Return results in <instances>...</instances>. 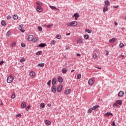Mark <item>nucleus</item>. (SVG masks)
<instances>
[{"label": "nucleus", "mask_w": 126, "mask_h": 126, "mask_svg": "<svg viewBox=\"0 0 126 126\" xmlns=\"http://www.w3.org/2000/svg\"><path fill=\"white\" fill-rule=\"evenodd\" d=\"M42 2L40 1L36 2V11L37 12H42L43 11V8H42Z\"/></svg>", "instance_id": "f257e3e1"}, {"label": "nucleus", "mask_w": 126, "mask_h": 126, "mask_svg": "<svg viewBox=\"0 0 126 126\" xmlns=\"http://www.w3.org/2000/svg\"><path fill=\"white\" fill-rule=\"evenodd\" d=\"M76 25H77V22L76 21L70 22L66 24V26H67V27H73L74 26H76Z\"/></svg>", "instance_id": "f03ea898"}, {"label": "nucleus", "mask_w": 126, "mask_h": 126, "mask_svg": "<svg viewBox=\"0 0 126 126\" xmlns=\"http://www.w3.org/2000/svg\"><path fill=\"white\" fill-rule=\"evenodd\" d=\"M13 81V77L11 76H9L7 78V83H11Z\"/></svg>", "instance_id": "7ed1b4c3"}, {"label": "nucleus", "mask_w": 126, "mask_h": 126, "mask_svg": "<svg viewBox=\"0 0 126 126\" xmlns=\"http://www.w3.org/2000/svg\"><path fill=\"white\" fill-rule=\"evenodd\" d=\"M19 30H20L22 33H24L25 30H24V25L22 24L20 25L19 27Z\"/></svg>", "instance_id": "20e7f679"}, {"label": "nucleus", "mask_w": 126, "mask_h": 126, "mask_svg": "<svg viewBox=\"0 0 126 126\" xmlns=\"http://www.w3.org/2000/svg\"><path fill=\"white\" fill-rule=\"evenodd\" d=\"M95 82V80L94 78H92L89 80L88 83L89 85H93V84H94V82Z\"/></svg>", "instance_id": "39448f33"}, {"label": "nucleus", "mask_w": 126, "mask_h": 126, "mask_svg": "<svg viewBox=\"0 0 126 126\" xmlns=\"http://www.w3.org/2000/svg\"><path fill=\"white\" fill-rule=\"evenodd\" d=\"M33 39H34V36L33 35H29L28 37V40L30 41L31 42L32 41H33Z\"/></svg>", "instance_id": "423d86ee"}, {"label": "nucleus", "mask_w": 126, "mask_h": 126, "mask_svg": "<svg viewBox=\"0 0 126 126\" xmlns=\"http://www.w3.org/2000/svg\"><path fill=\"white\" fill-rule=\"evenodd\" d=\"M21 108H22V109H24L25 108H26V102H22L21 104Z\"/></svg>", "instance_id": "0eeeda50"}, {"label": "nucleus", "mask_w": 126, "mask_h": 126, "mask_svg": "<svg viewBox=\"0 0 126 126\" xmlns=\"http://www.w3.org/2000/svg\"><path fill=\"white\" fill-rule=\"evenodd\" d=\"M109 10V6H104L103 12L105 13L106 11H108Z\"/></svg>", "instance_id": "6e6552de"}, {"label": "nucleus", "mask_w": 126, "mask_h": 126, "mask_svg": "<svg viewBox=\"0 0 126 126\" xmlns=\"http://www.w3.org/2000/svg\"><path fill=\"white\" fill-rule=\"evenodd\" d=\"M63 90V85H60L57 88L58 92H61Z\"/></svg>", "instance_id": "1a4fd4ad"}, {"label": "nucleus", "mask_w": 126, "mask_h": 126, "mask_svg": "<svg viewBox=\"0 0 126 126\" xmlns=\"http://www.w3.org/2000/svg\"><path fill=\"white\" fill-rule=\"evenodd\" d=\"M52 92L53 93H56V91H57V89L56 88V86H53L52 87Z\"/></svg>", "instance_id": "9d476101"}, {"label": "nucleus", "mask_w": 126, "mask_h": 126, "mask_svg": "<svg viewBox=\"0 0 126 126\" xmlns=\"http://www.w3.org/2000/svg\"><path fill=\"white\" fill-rule=\"evenodd\" d=\"M124 94H125V93H124V92L120 91L118 93V96H119V97H123V96H124Z\"/></svg>", "instance_id": "9b49d317"}, {"label": "nucleus", "mask_w": 126, "mask_h": 126, "mask_svg": "<svg viewBox=\"0 0 126 126\" xmlns=\"http://www.w3.org/2000/svg\"><path fill=\"white\" fill-rule=\"evenodd\" d=\"M71 92V89H69L65 91V94L66 95H69V94H70V93Z\"/></svg>", "instance_id": "f8f14e48"}, {"label": "nucleus", "mask_w": 126, "mask_h": 126, "mask_svg": "<svg viewBox=\"0 0 126 126\" xmlns=\"http://www.w3.org/2000/svg\"><path fill=\"white\" fill-rule=\"evenodd\" d=\"M56 83H57V79H56V78H54L52 79V85L53 86L56 85Z\"/></svg>", "instance_id": "ddd939ff"}, {"label": "nucleus", "mask_w": 126, "mask_h": 126, "mask_svg": "<svg viewBox=\"0 0 126 126\" xmlns=\"http://www.w3.org/2000/svg\"><path fill=\"white\" fill-rule=\"evenodd\" d=\"M62 73L65 74L67 72V69L65 68H63L62 70Z\"/></svg>", "instance_id": "4468645a"}, {"label": "nucleus", "mask_w": 126, "mask_h": 126, "mask_svg": "<svg viewBox=\"0 0 126 126\" xmlns=\"http://www.w3.org/2000/svg\"><path fill=\"white\" fill-rule=\"evenodd\" d=\"M104 116L106 117H109V116H113V113L111 112H107L104 114Z\"/></svg>", "instance_id": "2eb2a0df"}, {"label": "nucleus", "mask_w": 126, "mask_h": 126, "mask_svg": "<svg viewBox=\"0 0 126 126\" xmlns=\"http://www.w3.org/2000/svg\"><path fill=\"white\" fill-rule=\"evenodd\" d=\"M58 80L60 82V83H62V82H63V78H62V77L61 76L58 77Z\"/></svg>", "instance_id": "dca6fc26"}, {"label": "nucleus", "mask_w": 126, "mask_h": 126, "mask_svg": "<svg viewBox=\"0 0 126 126\" xmlns=\"http://www.w3.org/2000/svg\"><path fill=\"white\" fill-rule=\"evenodd\" d=\"M77 44H82V43H83V40H82V38H79L77 42Z\"/></svg>", "instance_id": "f3484780"}, {"label": "nucleus", "mask_w": 126, "mask_h": 126, "mask_svg": "<svg viewBox=\"0 0 126 126\" xmlns=\"http://www.w3.org/2000/svg\"><path fill=\"white\" fill-rule=\"evenodd\" d=\"M116 41V38H112L111 39H109V43H114Z\"/></svg>", "instance_id": "a211bd4d"}, {"label": "nucleus", "mask_w": 126, "mask_h": 126, "mask_svg": "<svg viewBox=\"0 0 126 126\" xmlns=\"http://www.w3.org/2000/svg\"><path fill=\"white\" fill-rule=\"evenodd\" d=\"M105 6H109L110 5V1L108 0L105 1Z\"/></svg>", "instance_id": "6ab92c4d"}, {"label": "nucleus", "mask_w": 126, "mask_h": 126, "mask_svg": "<svg viewBox=\"0 0 126 126\" xmlns=\"http://www.w3.org/2000/svg\"><path fill=\"white\" fill-rule=\"evenodd\" d=\"M45 125H47L48 126H51V121L46 120L45 121Z\"/></svg>", "instance_id": "aec40b11"}, {"label": "nucleus", "mask_w": 126, "mask_h": 126, "mask_svg": "<svg viewBox=\"0 0 126 126\" xmlns=\"http://www.w3.org/2000/svg\"><path fill=\"white\" fill-rule=\"evenodd\" d=\"M116 103L117 104H118V105H122L123 104V102L122 101V100H117L116 101Z\"/></svg>", "instance_id": "412c9836"}, {"label": "nucleus", "mask_w": 126, "mask_h": 126, "mask_svg": "<svg viewBox=\"0 0 126 126\" xmlns=\"http://www.w3.org/2000/svg\"><path fill=\"white\" fill-rule=\"evenodd\" d=\"M49 7L50 8H51V9H53V10L56 9L57 10H59V9L57 7H56L54 6L50 5V6H49Z\"/></svg>", "instance_id": "4be33fe9"}, {"label": "nucleus", "mask_w": 126, "mask_h": 126, "mask_svg": "<svg viewBox=\"0 0 126 126\" xmlns=\"http://www.w3.org/2000/svg\"><path fill=\"white\" fill-rule=\"evenodd\" d=\"M13 18L15 20H17V19H18V16H17V15H14L13 16Z\"/></svg>", "instance_id": "5701e85b"}, {"label": "nucleus", "mask_w": 126, "mask_h": 126, "mask_svg": "<svg viewBox=\"0 0 126 126\" xmlns=\"http://www.w3.org/2000/svg\"><path fill=\"white\" fill-rule=\"evenodd\" d=\"M36 56H41L42 55V51H39L36 53Z\"/></svg>", "instance_id": "b1692460"}, {"label": "nucleus", "mask_w": 126, "mask_h": 126, "mask_svg": "<svg viewBox=\"0 0 126 126\" xmlns=\"http://www.w3.org/2000/svg\"><path fill=\"white\" fill-rule=\"evenodd\" d=\"M1 24L2 26H5L6 25V22H5V21H2Z\"/></svg>", "instance_id": "393cba45"}, {"label": "nucleus", "mask_w": 126, "mask_h": 126, "mask_svg": "<svg viewBox=\"0 0 126 126\" xmlns=\"http://www.w3.org/2000/svg\"><path fill=\"white\" fill-rule=\"evenodd\" d=\"M45 65L44 63H39L37 64V66H40V67H43Z\"/></svg>", "instance_id": "a878e982"}, {"label": "nucleus", "mask_w": 126, "mask_h": 126, "mask_svg": "<svg viewBox=\"0 0 126 126\" xmlns=\"http://www.w3.org/2000/svg\"><path fill=\"white\" fill-rule=\"evenodd\" d=\"M97 108H99V105H95L94 106L92 109H93V111H95Z\"/></svg>", "instance_id": "bb28decb"}, {"label": "nucleus", "mask_w": 126, "mask_h": 126, "mask_svg": "<svg viewBox=\"0 0 126 126\" xmlns=\"http://www.w3.org/2000/svg\"><path fill=\"white\" fill-rule=\"evenodd\" d=\"M85 32H87V33H89L90 34H91V33H92V30H90L89 29L85 30Z\"/></svg>", "instance_id": "cd10ccee"}, {"label": "nucleus", "mask_w": 126, "mask_h": 126, "mask_svg": "<svg viewBox=\"0 0 126 126\" xmlns=\"http://www.w3.org/2000/svg\"><path fill=\"white\" fill-rule=\"evenodd\" d=\"M73 16L76 18H78L79 17V14H78V13H75V14H74Z\"/></svg>", "instance_id": "c85d7f7f"}, {"label": "nucleus", "mask_w": 126, "mask_h": 126, "mask_svg": "<svg viewBox=\"0 0 126 126\" xmlns=\"http://www.w3.org/2000/svg\"><path fill=\"white\" fill-rule=\"evenodd\" d=\"M93 111V109H92V108H91L89 109L88 111V114H91V113H92Z\"/></svg>", "instance_id": "c756f323"}, {"label": "nucleus", "mask_w": 126, "mask_h": 126, "mask_svg": "<svg viewBox=\"0 0 126 126\" xmlns=\"http://www.w3.org/2000/svg\"><path fill=\"white\" fill-rule=\"evenodd\" d=\"M38 40H39V38H37V37H35L33 39V43H37Z\"/></svg>", "instance_id": "7c9ffc66"}, {"label": "nucleus", "mask_w": 126, "mask_h": 126, "mask_svg": "<svg viewBox=\"0 0 126 126\" xmlns=\"http://www.w3.org/2000/svg\"><path fill=\"white\" fill-rule=\"evenodd\" d=\"M35 74V72H34V71H32L30 73V76H33V75Z\"/></svg>", "instance_id": "2f4dec72"}, {"label": "nucleus", "mask_w": 126, "mask_h": 126, "mask_svg": "<svg viewBox=\"0 0 126 126\" xmlns=\"http://www.w3.org/2000/svg\"><path fill=\"white\" fill-rule=\"evenodd\" d=\"M56 38L57 39H61V38H62V35H60V34H57L56 36Z\"/></svg>", "instance_id": "473e14b6"}, {"label": "nucleus", "mask_w": 126, "mask_h": 126, "mask_svg": "<svg viewBox=\"0 0 126 126\" xmlns=\"http://www.w3.org/2000/svg\"><path fill=\"white\" fill-rule=\"evenodd\" d=\"M39 46L43 48V47L46 46V44L45 43H41L39 45Z\"/></svg>", "instance_id": "72a5a7b5"}, {"label": "nucleus", "mask_w": 126, "mask_h": 126, "mask_svg": "<svg viewBox=\"0 0 126 126\" xmlns=\"http://www.w3.org/2000/svg\"><path fill=\"white\" fill-rule=\"evenodd\" d=\"M84 39H85L86 40H87V39H88V38H89V36L88 35V34H85L84 36Z\"/></svg>", "instance_id": "f704fd0d"}, {"label": "nucleus", "mask_w": 126, "mask_h": 126, "mask_svg": "<svg viewBox=\"0 0 126 126\" xmlns=\"http://www.w3.org/2000/svg\"><path fill=\"white\" fill-rule=\"evenodd\" d=\"M31 106H30V105H28V106H26L25 109L27 111H29V109H30V107Z\"/></svg>", "instance_id": "c9c22d12"}, {"label": "nucleus", "mask_w": 126, "mask_h": 126, "mask_svg": "<svg viewBox=\"0 0 126 126\" xmlns=\"http://www.w3.org/2000/svg\"><path fill=\"white\" fill-rule=\"evenodd\" d=\"M26 61V60L25 58H22L20 60V63H24V62H25Z\"/></svg>", "instance_id": "e433bc0d"}, {"label": "nucleus", "mask_w": 126, "mask_h": 126, "mask_svg": "<svg viewBox=\"0 0 126 126\" xmlns=\"http://www.w3.org/2000/svg\"><path fill=\"white\" fill-rule=\"evenodd\" d=\"M40 108H45V104L44 103H42L40 104Z\"/></svg>", "instance_id": "4c0bfd02"}, {"label": "nucleus", "mask_w": 126, "mask_h": 126, "mask_svg": "<svg viewBox=\"0 0 126 126\" xmlns=\"http://www.w3.org/2000/svg\"><path fill=\"white\" fill-rule=\"evenodd\" d=\"M77 79H80L81 78V74H78L77 76Z\"/></svg>", "instance_id": "58836bf2"}, {"label": "nucleus", "mask_w": 126, "mask_h": 126, "mask_svg": "<svg viewBox=\"0 0 126 126\" xmlns=\"http://www.w3.org/2000/svg\"><path fill=\"white\" fill-rule=\"evenodd\" d=\"M51 45H55L56 44V40H52L51 41Z\"/></svg>", "instance_id": "ea45409f"}, {"label": "nucleus", "mask_w": 126, "mask_h": 126, "mask_svg": "<svg viewBox=\"0 0 126 126\" xmlns=\"http://www.w3.org/2000/svg\"><path fill=\"white\" fill-rule=\"evenodd\" d=\"M6 35L9 37V36L11 35V32H8L6 33Z\"/></svg>", "instance_id": "a19ab883"}, {"label": "nucleus", "mask_w": 126, "mask_h": 126, "mask_svg": "<svg viewBox=\"0 0 126 126\" xmlns=\"http://www.w3.org/2000/svg\"><path fill=\"white\" fill-rule=\"evenodd\" d=\"M120 48H123V47H125V45L123 43H121L120 44Z\"/></svg>", "instance_id": "79ce46f5"}, {"label": "nucleus", "mask_w": 126, "mask_h": 126, "mask_svg": "<svg viewBox=\"0 0 126 126\" xmlns=\"http://www.w3.org/2000/svg\"><path fill=\"white\" fill-rule=\"evenodd\" d=\"M16 117V118H21L22 115H21V114H17Z\"/></svg>", "instance_id": "37998d69"}, {"label": "nucleus", "mask_w": 126, "mask_h": 126, "mask_svg": "<svg viewBox=\"0 0 126 126\" xmlns=\"http://www.w3.org/2000/svg\"><path fill=\"white\" fill-rule=\"evenodd\" d=\"M51 26H54V24H50V25L47 26V28H50V27H51Z\"/></svg>", "instance_id": "c03bdc74"}, {"label": "nucleus", "mask_w": 126, "mask_h": 126, "mask_svg": "<svg viewBox=\"0 0 126 126\" xmlns=\"http://www.w3.org/2000/svg\"><path fill=\"white\" fill-rule=\"evenodd\" d=\"M125 57L124 55H121L119 56V58H121L122 60H124V57Z\"/></svg>", "instance_id": "a18cd8bd"}, {"label": "nucleus", "mask_w": 126, "mask_h": 126, "mask_svg": "<svg viewBox=\"0 0 126 126\" xmlns=\"http://www.w3.org/2000/svg\"><path fill=\"white\" fill-rule=\"evenodd\" d=\"M16 45V43H15V42H13V43L12 44V47H15Z\"/></svg>", "instance_id": "49530a36"}, {"label": "nucleus", "mask_w": 126, "mask_h": 126, "mask_svg": "<svg viewBox=\"0 0 126 126\" xmlns=\"http://www.w3.org/2000/svg\"><path fill=\"white\" fill-rule=\"evenodd\" d=\"M38 29L39 31H42L43 30V29L41 27H38Z\"/></svg>", "instance_id": "de8ad7c7"}, {"label": "nucleus", "mask_w": 126, "mask_h": 126, "mask_svg": "<svg viewBox=\"0 0 126 126\" xmlns=\"http://www.w3.org/2000/svg\"><path fill=\"white\" fill-rule=\"evenodd\" d=\"M113 107H118V103H115L113 104Z\"/></svg>", "instance_id": "09e8293b"}, {"label": "nucleus", "mask_w": 126, "mask_h": 126, "mask_svg": "<svg viewBox=\"0 0 126 126\" xmlns=\"http://www.w3.org/2000/svg\"><path fill=\"white\" fill-rule=\"evenodd\" d=\"M14 98H15V94H12L11 95V98L12 99H14Z\"/></svg>", "instance_id": "8fccbe9b"}, {"label": "nucleus", "mask_w": 126, "mask_h": 126, "mask_svg": "<svg viewBox=\"0 0 126 126\" xmlns=\"http://www.w3.org/2000/svg\"><path fill=\"white\" fill-rule=\"evenodd\" d=\"M11 18V17L10 15L8 16L7 17V19L8 20H10Z\"/></svg>", "instance_id": "3c124183"}, {"label": "nucleus", "mask_w": 126, "mask_h": 126, "mask_svg": "<svg viewBox=\"0 0 126 126\" xmlns=\"http://www.w3.org/2000/svg\"><path fill=\"white\" fill-rule=\"evenodd\" d=\"M96 58H97V55L96 54H95V55H93V58L94 59H96Z\"/></svg>", "instance_id": "603ef678"}, {"label": "nucleus", "mask_w": 126, "mask_h": 126, "mask_svg": "<svg viewBox=\"0 0 126 126\" xmlns=\"http://www.w3.org/2000/svg\"><path fill=\"white\" fill-rule=\"evenodd\" d=\"M21 46L23 47V48H25V44L24 43H21Z\"/></svg>", "instance_id": "864d4df0"}, {"label": "nucleus", "mask_w": 126, "mask_h": 126, "mask_svg": "<svg viewBox=\"0 0 126 126\" xmlns=\"http://www.w3.org/2000/svg\"><path fill=\"white\" fill-rule=\"evenodd\" d=\"M47 85H50L51 84V80H50L47 83Z\"/></svg>", "instance_id": "5fc2aeb1"}, {"label": "nucleus", "mask_w": 126, "mask_h": 126, "mask_svg": "<svg viewBox=\"0 0 126 126\" xmlns=\"http://www.w3.org/2000/svg\"><path fill=\"white\" fill-rule=\"evenodd\" d=\"M112 126H116V124H115V121H113V122H112Z\"/></svg>", "instance_id": "6e6d98bb"}, {"label": "nucleus", "mask_w": 126, "mask_h": 126, "mask_svg": "<svg viewBox=\"0 0 126 126\" xmlns=\"http://www.w3.org/2000/svg\"><path fill=\"white\" fill-rule=\"evenodd\" d=\"M114 24L116 26H118V22H114Z\"/></svg>", "instance_id": "4d7b16f0"}, {"label": "nucleus", "mask_w": 126, "mask_h": 126, "mask_svg": "<svg viewBox=\"0 0 126 126\" xmlns=\"http://www.w3.org/2000/svg\"><path fill=\"white\" fill-rule=\"evenodd\" d=\"M4 62L3 61H1V62H0V65H1V64H2V63H4Z\"/></svg>", "instance_id": "13d9d810"}, {"label": "nucleus", "mask_w": 126, "mask_h": 126, "mask_svg": "<svg viewBox=\"0 0 126 126\" xmlns=\"http://www.w3.org/2000/svg\"><path fill=\"white\" fill-rule=\"evenodd\" d=\"M77 56L78 57H81V55H80L79 53H77Z\"/></svg>", "instance_id": "bf43d9fd"}, {"label": "nucleus", "mask_w": 126, "mask_h": 126, "mask_svg": "<svg viewBox=\"0 0 126 126\" xmlns=\"http://www.w3.org/2000/svg\"><path fill=\"white\" fill-rule=\"evenodd\" d=\"M113 7L114 8H118V7H119V6H114Z\"/></svg>", "instance_id": "052dcab7"}, {"label": "nucleus", "mask_w": 126, "mask_h": 126, "mask_svg": "<svg viewBox=\"0 0 126 126\" xmlns=\"http://www.w3.org/2000/svg\"><path fill=\"white\" fill-rule=\"evenodd\" d=\"M47 106H48V107H51V104L48 103V104H47Z\"/></svg>", "instance_id": "680f3d73"}, {"label": "nucleus", "mask_w": 126, "mask_h": 126, "mask_svg": "<svg viewBox=\"0 0 126 126\" xmlns=\"http://www.w3.org/2000/svg\"><path fill=\"white\" fill-rule=\"evenodd\" d=\"M105 55L106 56H108V55H109V52H107Z\"/></svg>", "instance_id": "e2e57ef3"}, {"label": "nucleus", "mask_w": 126, "mask_h": 126, "mask_svg": "<svg viewBox=\"0 0 126 126\" xmlns=\"http://www.w3.org/2000/svg\"><path fill=\"white\" fill-rule=\"evenodd\" d=\"M70 35V33H66V36H69Z\"/></svg>", "instance_id": "0e129e2a"}, {"label": "nucleus", "mask_w": 126, "mask_h": 126, "mask_svg": "<svg viewBox=\"0 0 126 126\" xmlns=\"http://www.w3.org/2000/svg\"><path fill=\"white\" fill-rule=\"evenodd\" d=\"M0 105H1V106H3V103H2V102H1V103Z\"/></svg>", "instance_id": "69168bd1"}, {"label": "nucleus", "mask_w": 126, "mask_h": 126, "mask_svg": "<svg viewBox=\"0 0 126 126\" xmlns=\"http://www.w3.org/2000/svg\"><path fill=\"white\" fill-rule=\"evenodd\" d=\"M73 71H74V70H72L71 71V72H73Z\"/></svg>", "instance_id": "338daca9"}, {"label": "nucleus", "mask_w": 126, "mask_h": 126, "mask_svg": "<svg viewBox=\"0 0 126 126\" xmlns=\"http://www.w3.org/2000/svg\"><path fill=\"white\" fill-rule=\"evenodd\" d=\"M75 20H77V18L75 17Z\"/></svg>", "instance_id": "774afa93"}]
</instances>
